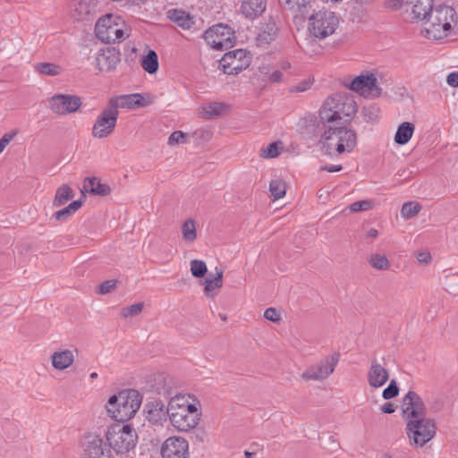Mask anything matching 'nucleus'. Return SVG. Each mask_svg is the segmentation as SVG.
Masks as SVG:
<instances>
[{"label": "nucleus", "instance_id": "obj_11", "mask_svg": "<svg viewBox=\"0 0 458 458\" xmlns=\"http://www.w3.org/2000/svg\"><path fill=\"white\" fill-rule=\"evenodd\" d=\"M250 55L246 50L236 49L225 54L219 66L225 74H238L250 66Z\"/></svg>", "mask_w": 458, "mask_h": 458}, {"label": "nucleus", "instance_id": "obj_30", "mask_svg": "<svg viewBox=\"0 0 458 458\" xmlns=\"http://www.w3.org/2000/svg\"><path fill=\"white\" fill-rule=\"evenodd\" d=\"M204 292L208 296L212 294L216 289H219L223 285V270L216 267V275L209 274L205 280Z\"/></svg>", "mask_w": 458, "mask_h": 458}, {"label": "nucleus", "instance_id": "obj_40", "mask_svg": "<svg viewBox=\"0 0 458 458\" xmlns=\"http://www.w3.org/2000/svg\"><path fill=\"white\" fill-rule=\"evenodd\" d=\"M369 263L372 267L378 270H386L390 266L387 258L385 255H380L377 253L370 255Z\"/></svg>", "mask_w": 458, "mask_h": 458}, {"label": "nucleus", "instance_id": "obj_37", "mask_svg": "<svg viewBox=\"0 0 458 458\" xmlns=\"http://www.w3.org/2000/svg\"><path fill=\"white\" fill-rule=\"evenodd\" d=\"M421 210V206L415 201L405 202L401 208V216L404 219L416 216Z\"/></svg>", "mask_w": 458, "mask_h": 458}, {"label": "nucleus", "instance_id": "obj_9", "mask_svg": "<svg viewBox=\"0 0 458 458\" xmlns=\"http://www.w3.org/2000/svg\"><path fill=\"white\" fill-rule=\"evenodd\" d=\"M406 421V429L410 441H412L416 445L423 446L436 434V424L430 419L420 416L409 419Z\"/></svg>", "mask_w": 458, "mask_h": 458}, {"label": "nucleus", "instance_id": "obj_12", "mask_svg": "<svg viewBox=\"0 0 458 458\" xmlns=\"http://www.w3.org/2000/svg\"><path fill=\"white\" fill-rule=\"evenodd\" d=\"M81 448L82 458H111L108 445L97 434H86L81 441Z\"/></svg>", "mask_w": 458, "mask_h": 458}, {"label": "nucleus", "instance_id": "obj_21", "mask_svg": "<svg viewBox=\"0 0 458 458\" xmlns=\"http://www.w3.org/2000/svg\"><path fill=\"white\" fill-rule=\"evenodd\" d=\"M389 378V373L376 359L371 360L369 369L368 371V383L371 387H381Z\"/></svg>", "mask_w": 458, "mask_h": 458}, {"label": "nucleus", "instance_id": "obj_4", "mask_svg": "<svg viewBox=\"0 0 458 458\" xmlns=\"http://www.w3.org/2000/svg\"><path fill=\"white\" fill-rule=\"evenodd\" d=\"M95 33L97 38L102 42L116 43L129 38L131 29L121 16L107 13L97 21Z\"/></svg>", "mask_w": 458, "mask_h": 458}, {"label": "nucleus", "instance_id": "obj_27", "mask_svg": "<svg viewBox=\"0 0 458 458\" xmlns=\"http://www.w3.org/2000/svg\"><path fill=\"white\" fill-rule=\"evenodd\" d=\"M415 126L412 123L403 122L402 123L395 132L394 141L399 145H405L411 139Z\"/></svg>", "mask_w": 458, "mask_h": 458}, {"label": "nucleus", "instance_id": "obj_41", "mask_svg": "<svg viewBox=\"0 0 458 458\" xmlns=\"http://www.w3.org/2000/svg\"><path fill=\"white\" fill-rule=\"evenodd\" d=\"M207 265L204 261L193 259L191 261V272L197 278L203 277L207 273Z\"/></svg>", "mask_w": 458, "mask_h": 458}, {"label": "nucleus", "instance_id": "obj_5", "mask_svg": "<svg viewBox=\"0 0 458 458\" xmlns=\"http://www.w3.org/2000/svg\"><path fill=\"white\" fill-rule=\"evenodd\" d=\"M381 75L377 71H363L352 79L345 80L344 88L364 99H377L383 95Z\"/></svg>", "mask_w": 458, "mask_h": 458}, {"label": "nucleus", "instance_id": "obj_60", "mask_svg": "<svg viewBox=\"0 0 458 458\" xmlns=\"http://www.w3.org/2000/svg\"><path fill=\"white\" fill-rule=\"evenodd\" d=\"M281 68L286 70L290 68V64L288 62H284L282 64Z\"/></svg>", "mask_w": 458, "mask_h": 458}, {"label": "nucleus", "instance_id": "obj_46", "mask_svg": "<svg viewBox=\"0 0 458 458\" xmlns=\"http://www.w3.org/2000/svg\"><path fill=\"white\" fill-rule=\"evenodd\" d=\"M186 402L187 401L183 396L177 395L175 397H173L170 400L168 406H167L168 415H171V413H173V411H176L180 408L183 407L185 405Z\"/></svg>", "mask_w": 458, "mask_h": 458}, {"label": "nucleus", "instance_id": "obj_23", "mask_svg": "<svg viewBox=\"0 0 458 458\" xmlns=\"http://www.w3.org/2000/svg\"><path fill=\"white\" fill-rule=\"evenodd\" d=\"M147 419L154 424H162L168 416L167 408L162 401L154 400L146 404Z\"/></svg>", "mask_w": 458, "mask_h": 458}, {"label": "nucleus", "instance_id": "obj_62", "mask_svg": "<svg viewBox=\"0 0 458 458\" xmlns=\"http://www.w3.org/2000/svg\"><path fill=\"white\" fill-rule=\"evenodd\" d=\"M5 147L0 142V154L4 151Z\"/></svg>", "mask_w": 458, "mask_h": 458}, {"label": "nucleus", "instance_id": "obj_64", "mask_svg": "<svg viewBox=\"0 0 458 458\" xmlns=\"http://www.w3.org/2000/svg\"><path fill=\"white\" fill-rule=\"evenodd\" d=\"M103 114V115H106V114H111V113H110V112L108 113V112L105 111V112H103V114Z\"/></svg>", "mask_w": 458, "mask_h": 458}, {"label": "nucleus", "instance_id": "obj_48", "mask_svg": "<svg viewBox=\"0 0 458 458\" xmlns=\"http://www.w3.org/2000/svg\"><path fill=\"white\" fill-rule=\"evenodd\" d=\"M399 388L394 380H392L390 384L383 390L382 396L386 400L392 399L398 395Z\"/></svg>", "mask_w": 458, "mask_h": 458}, {"label": "nucleus", "instance_id": "obj_28", "mask_svg": "<svg viewBox=\"0 0 458 458\" xmlns=\"http://www.w3.org/2000/svg\"><path fill=\"white\" fill-rule=\"evenodd\" d=\"M73 360V354L69 350L56 352L52 355V364L54 368L60 370L70 367L72 364Z\"/></svg>", "mask_w": 458, "mask_h": 458}, {"label": "nucleus", "instance_id": "obj_17", "mask_svg": "<svg viewBox=\"0 0 458 458\" xmlns=\"http://www.w3.org/2000/svg\"><path fill=\"white\" fill-rule=\"evenodd\" d=\"M161 455L163 458H188L189 443L181 437H168L162 445Z\"/></svg>", "mask_w": 458, "mask_h": 458}, {"label": "nucleus", "instance_id": "obj_14", "mask_svg": "<svg viewBox=\"0 0 458 458\" xmlns=\"http://www.w3.org/2000/svg\"><path fill=\"white\" fill-rule=\"evenodd\" d=\"M339 353L325 357L316 365L310 366L301 377L305 380H323L328 377L335 370L339 361Z\"/></svg>", "mask_w": 458, "mask_h": 458}, {"label": "nucleus", "instance_id": "obj_13", "mask_svg": "<svg viewBox=\"0 0 458 458\" xmlns=\"http://www.w3.org/2000/svg\"><path fill=\"white\" fill-rule=\"evenodd\" d=\"M154 102V97L149 93H133L112 98L109 106L112 109H135L150 106Z\"/></svg>", "mask_w": 458, "mask_h": 458}, {"label": "nucleus", "instance_id": "obj_59", "mask_svg": "<svg viewBox=\"0 0 458 458\" xmlns=\"http://www.w3.org/2000/svg\"><path fill=\"white\" fill-rule=\"evenodd\" d=\"M378 235V232L375 228H370L366 232V237L367 238H376Z\"/></svg>", "mask_w": 458, "mask_h": 458}, {"label": "nucleus", "instance_id": "obj_36", "mask_svg": "<svg viewBox=\"0 0 458 458\" xmlns=\"http://www.w3.org/2000/svg\"><path fill=\"white\" fill-rule=\"evenodd\" d=\"M35 70L44 75L55 76L62 72V67L52 63H39L36 64Z\"/></svg>", "mask_w": 458, "mask_h": 458}, {"label": "nucleus", "instance_id": "obj_16", "mask_svg": "<svg viewBox=\"0 0 458 458\" xmlns=\"http://www.w3.org/2000/svg\"><path fill=\"white\" fill-rule=\"evenodd\" d=\"M81 104V98L76 95L57 94L49 99L51 110L58 114L75 113Z\"/></svg>", "mask_w": 458, "mask_h": 458}, {"label": "nucleus", "instance_id": "obj_3", "mask_svg": "<svg viewBox=\"0 0 458 458\" xmlns=\"http://www.w3.org/2000/svg\"><path fill=\"white\" fill-rule=\"evenodd\" d=\"M141 402L142 397L137 390L124 389L109 398L106 411L114 420L126 421L135 415Z\"/></svg>", "mask_w": 458, "mask_h": 458}, {"label": "nucleus", "instance_id": "obj_19", "mask_svg": "<svg viewBox=\"0 0 458 458\" xmlns=\"http://www.w3.org/2000/svg\"><path fill=\"white\" fill-rule=\"evenodd\" d=\"M403 413L406 420L423 416L424 403L414 391H409L403 399Z\"/></svg>", "mask_w": 458, "mask_h": 458}, {"label": "nucleus", "instance_id": "obj_1", "mask_svg": "<svg viewBox=\"0 0 458 458\" xmlns=\"http://www.w3.org/2000/svg\"><path fill=\"white\" fill-rule=\"evenodd\" d=\"M306 124V132L315 135L323 131L324 147L329 154L335 151L338 154L351 152L356 145V134L348 128L342 116H308L301 119Z\"/></svg>", "mask_w": 458, "mask_h": 458}, {"label": "nucleus", "instance_id": "obj_31", "mask_svg": "<svg viewBox=\"0 0 458 458\" xmlns=\"http://www.w3.org/2000/svg\"><path fill=\"white\" fill-rule=\"evenodd\" d=\"M140 64L148 73H156L159 66L157 54L154 50H148V54L142 57Z\"/></svg>", "mask_w": 458, "mask_h": 458}, {"label": "nucleus", "instance_id": "obj_25", "mask_svg": "<svg viewBox=\"0 0 458 458\" xmlns=\"http://www.w3.org/2000/svg\"><path fill=\"white\" fill-rule=\"evenodd\" d=\"M168 18L184 30L191 28L195 23L194 17L182 10H170Z\"/></svg>", "mask_w": 458, "mask_h": 458}, {"label": "nucleus", "instance_id": "obj_44", "mask_svg": "<svg viewBox=\"0 0 458 458\" xmlns=\"http://www.w3.org/2000/svg\"><path fill=\"white\" fill-rule=\"evenodd\" d=\"M189 134L182 131H174L168 138V144L170 146H175L180 144H185L188 142Z\"/></svg>", "mask_w": 458, "mask_h": 458}, {"label": "nucleus", "instance_id": "obj_39", "mask_svg": "<svg viewBox=\"0 0 458 458\" xmlns=\"http://www.w3.org/2000/svg\"><path fill=\"white\" fill-rule=\"evenodd\" d=\"M283 149V143L281 141H275L267 145V148H262L261 157L265 158H275L278 157Z\"/></svg>", "mask_w": 458, "mask_h": 458}, {"label": "nucleus", "instance_id": "obj_33", "mask_svg": "<svg viewBox=\"0 0 458 458\" xmlns=\"http://www.w3.org/2000/svg\"><path fill=\"white\" fill-rule=\"evenodd\" d=\"M73 198V191L67 184L60 186L56 192L53 201V206L60 207L64 205L67 201Z\"/></svg>", "mask_w": 458, "mask_h": 458}, {"label": "nucleus", "instance_id": "obj_18", "mask_svg": "<svg viewBox=\"0 0 458 458\" xmlns=\"http://www.w3.org/2000/svg\"><path fill=\"white\" fill-rule=\"evenodd\" d=\"M120 61V51L112 47L100 49L96 56L97 67L100 72H110L115 69Z\"/></svg>", "mask_w": 458, "mask_h": 458}, {"label": "nucleus", "instance_id": "obj_63", "mask_svg": "<svg viewBox=\"0 0 458 458\" xmlns=\"http://www.w3.org/2000/svg\"><path fill=\"white\" fill-rule=\"evenodd\" d=\"M220 318H221L223 320H226V317H225V315H220Z\"/></svg>", "mask_w": 458, "mask_h": 458}, {"label": "nucleus", "instance_id": "obj_35", "mask_svg": "<svg viewBox=\"0 0 458 458\" xmlns=\"http://www.w3.org/2000/svg\"><path fill=\"white\" fill-rule=\"evenodd\" d=\"M182 238L187 242H192L197 238L196 225L194 220H186L182 226Z\"/></svg>", "mask_w": 458, "mask_h": 458}, {"label": "nucleus", "instance_id": "obj_42", "mask_svg": "<svg viewBox=\"0 0 458 458\" xmlns=\"http://www.w3.org/2000/svg\"><path fill=\"white\" fill-rule=\"evenodd\" d=\"M279 2L284 8L294 12H301L310 0H279Z\"/></svg>", "mask_w": 458, "mask_h": 458}, {"label": "nucleus", "instance_id": "obj_47", "mask_svg": "<svg viewBox=\"0 0 458 458\" xmlns=\"http://www.w3.org/2000/svg\"><path fill=\"white\" fill-rule=\"evenodd\" d=\"M372 208V201L369 199H364L360 201H355L350 205V210L352 212H360L366 211Z\"/></svg>", "mask_w": 458, "mask_h": 458}, {"label": "nucleus", "instance_id": "obj_50", "mask_svg": "<svg viewBox=\"0 0 458 458\" xmlns=\"http://www.w3.org/2000/svg\"><path fill=\"white\" fill-rule=\"evenodd\" d=\"M264 318L272 322H277L280 315L275 308H267L264 312Z\"/></svg>", "mask_w": 458, "mask_h": 458}, {"label": "nucleus", "instance_id": "obj_53", "mask_svg": "<svg viewBox=\"0 0 458 458\" xmlns=\"http://www.w3.org/2000/svg\"><path fill=\"white\" fill-rule=\"evenodd\" d=\"M16 135V132L15 131H11V132H8V133H5L2 139L0 140V142L4 146L6 147L10 142L11 140L14 138V136Z\"/></svg>", "mask_w": 458, "mask_h": 458}, {"label": "nucleus", "instance_id": "obj_54", "mask_svg": "<svg viewBox=\"0 0 458 458\" xmlns=\"http://www.w3.org/2000/svg\"><path fill=\"white\" fill-rule=\"evenodd\" d=\"M417 259L420 263H428L431 259V255L427 251L419 252Z\"/></svg>", "mask_w": 458, "mask_h": 458}, {"label": "nucleus", "instance_id": "obj_57", "mask_svg": "<svg viewBox=\"0 0 458 458\" xmlns=\"http://www.w3.org/2000/svg\"><path fill=\"white\" fill-rule=\"evenodd\" d=\"M323 170H326L330 173L339 172L343 169L342 165H325L322 167Z\"/></svg>", "mask_w": 458, "mask_h": 458}, {"label": "nucleus", "instance_id": "obj_32", "mask_svg": "<svg viewBox=\"0 0 458 458\" xmlns=\"http://www.w3.org/2000/svg\"><path fill=\"white\" fill-rule=\"evenodd\" d=\"M230 111V106L223 102H209L201 106V114H223Z\"/></svg>", "mask_w": 458, "mask_h": 458}, {"label": "nucleus", "instance_id": "obj_2", "mask_svg": "<svg viewBox=\"0 0 458 458\" xmlns=\"http://www.w3.org/2000/svg\"><path fill=\"white\" fill-rule=\"evenodd\" d=\"M455 22L454 9L447 5H438L422 23L421 35L429 40H439L450 33Z\"/></svg>", "mask_w": 458, "mask_h": 458}, {"label": "nucleus", "instance_id": "obj_8", "mask_svg": "<svg viewBox=\"0 0 458 458\" xmlns=\"http://www.w3.org/2000/svg\"><path fill=\"white\" fill-rule=\"evenodd\" d=\"M358 105L353 96L345 92H336L323 103L319 114H356Z\"/></svg>", "mask_w": 458, "mask_h": 458}, {"label": "nucleus", "instance_id": "obj_6", "mask_svg": "<svg viewBox=\"0 0 458 458\" xmlns=\"http://www.w3.org/2000/svg\"><path fill=\"white\" fill-rule=\"evenodd\" d=\"M109 449L116 454H127L133 450L138 442L136 429L130 424L112 425L106 433Z\"/></svg>", "mask_w": 458, "mask_h": 458}, {"label": "nucleus", "instance_id": "obj_15", "mask_svg": "<svg viewBox=\"0 0 458 458\" xmlns=\"http://www.w3.org/2000/svg\"><path fill=\"white\" fill-rule=\"evenodd\" d=\"M403 8L406 21L424 22L434 11L433 0H407Z\"/></svg>", "mask_w": 458, "mask_h": 458}, {"label": "nucleus", "instance_id": "obj_22", "mask_svg": "<svg viewBox=\"0 0 458 458\" xmlns=\"http://www.w3.org/2000/svg\"><path fill=\"white\" fill-rule=\"evenodd\" d=\"M117 116H98L92 134L96 138H105L111 134L116 125Z\"/></svg>", "mask_w": 458, "mask_h": 458}, {"label": "nucleus", "instance_id": "obj_49", "mask_svg": "<svg viewBox=\"0 0 458 458\" xmlns=\"http://www.w3.org/2000/svg\"><path fill=\"white\" fill-rule=\"evenodd\" d=\"M115 287V281L114 280H107V281H105L103 282L100 285H99V293L101 294H106L108 293H110L112 290H114Z\"/></svg>", "mask_w": 458, "mask_h": 458}, {"label": "nucleus", "instance_id": "obj_51", "mask_svg": "<svg viewBox=\"0 0 458 458\" xmlns=\"http://www.w3.org/2000/svg\"><path fill=\"white\" fill-rule=\"evenodd\" d=\"M446 82L451 87H458V72H451L446 78Z\"/></svg>", "mask_w": 458, "mask_h": 458}, {"label": "nucleus", "instance_id": "obj_34", "mask_svg": "<svg viewBox=\"0 0 458 458\" xmlns=\"http://www.w3.org/2000/svg\"><path fill=\"white\" fill-rule=\"evenodd\" d=\"M82 205L81 200H74L67 207L53 214L52 218L57 221H65L69 216L75 213Z\"/></svg>", "mask_w": 458, "mask_h": 458}, {"label": "nucleus", "instance_id": "obj_58", "mask_svg": "<svg viewBox=\"0 0 458 458\" xmlns=\"http://www.w3.org/2000/svg\"><path fill=\"white\" fill-rule=\"evenodd\" d=\"M394 407L391 403H386L381 407V411L384 413H393L394 412Z\"/></svg>", "mask_w": 458, "mask_h": 458}, {"label": "nucleus", "instance_id": "obj_24", "mask_svg": "<svg viewBox=\"0 0 458 458\" xmlns=\"http://www.w3.org/2000/svg\"><path fill=\"white\" fill-rule=\"evenodd\" d=\"M266 8V0H242L241 12L246 17L254 19L259 16Z\"/></svg>", "mask_w": 458, "mask_h": 458}, {"label": "nucleus", "instance_id": "obj_56", "mask_svg": "<svg viewBox=\"0 0 458 458\" xmlns=\"http://www.w3.org/2000/svg\"><path fill=\"white\" fill-rule=\"evenodd\" d=\"M283 74L280 71H275L269 75V80L272 82H279L282 80Z\"/></svg>", "mask_w": 458, "mask_h": 458}, {"label": "nucleus", "instance_id": "obj_55", "mask_svg": "<svg viewBox=\"0 0 458 458\" xmlns=\"http://www.w3.org/2000/svg\"><path fill=\"white\" fill-rule=\"evenodd\" d=\"M310 83L309 81H302L301 83L294 86L293 88V91H296V92H303L305 90H307L308 89H310Z\"/></svg>", "mask_w": 458, "mask_h": 458}, {"label": "nucleus", "instance_id": "obj_43", "mask_svg": "<svg viewBox=\"0 0 458 458\" xmlns=\"http://www.w3.org/2000/svg\"><path fill=\"white\" fill-rule=\"evenodd\" d=\"M277 28L274 22L267 24L266 29L259 33V38L261 41L268 42L272 40L276 35Z\"/></svg>", "mask_w": 458, "mask_h": 458}, {"label": "nucleus", "instance_id": "obj_20", "mask_svg": "<svg viewBox=\"0 0 458 458\" xmlns=\"http://www.w3.org/2000/svg\"><path fill=\"white\" fill-rule=\"evenodd\" d=\"M172 425L179 431H189L196 428L200 420V414L190 415L184 410L173 411L168 415Z\"/></svg>", "mask_w": 458, "mask_h": 458}, {"label": "nucleus", "instance_id": "obj_26", "mask_svg": "<svg viewBox=\"0 0 458 458\" xmlns=\"http://www.w3.org/2000/svg\"><path fill=\"white\" fill-rule=\"evenodd\" d=\"M83 188L87 192L94 195L106 196L110 192L109 186L101 183L97 177L86 178L84 180Z\"/></svg>", "mask_w": 458, "mask_h": 458}, {"label": "nucleus", "instance_id": "obj_10", "mask_svg": "<svg viewBox=\"0 0 458 458\" xmlns=\"http://www.w3.org/2000/svg\"><path fill=\"white\" fill-rule=\"evenodd\" d=\"M205 41L214 49L224 50L233 47L234 33L230 27L216 24L204 33Z\"/></svg>", "mask_w": 458, "mask_h": 458}, {"label": "nucleus", "instance_id": "obj_52", "mask_svg": "<svg viewBox=\"0 0 458 458\" xmlns=\"http://www.w3.org/2000/svg\"><path fill=\"white\" fill-rule=\"evenodd\" d=\"M179 410H184L185 412H187L190 415L200 414L195 404L188 403V402H186L185 405L180 408Z\"/></svg>", "mask_w": 458, "mask_h": 458}, {"label": "nucleus", "instance_id": "obj_38", "mask_svg": "<svg viewBox=\"0 0 458 458\" xmlns=\"http://www.w3.org/2000/svg\"><path fill=\"white\" fill-rule=\"evenodd\" d=\"M269 191L274 199H279L286 193V184L281 179L272 180L269 184Z\"/></svg>", "mask_w": 458, "mask_h": 458}, {"label": "nucleus", "instance_id": "obj_45", "mask_svg": "<svg viewBox=\"0 0 458 458\" xmlns=\"http://www.w3.org/2000/svg\"><path fill=\"white\" fill-rule=\"evenodd\" d=\"M143 307H144V305L141 302L132 304V305H131L129 307L123 308L122 310V311H121V315L123 318H129V317L136 316V315L140 314L142 311Z\"/></svg>", "mask_w": 458, "mask_h": 458}, {"label": "nucleus", "instance_id": "obj_61", "mask_svg": "<svg viewBox=\"0 0 458 458\" xmlns=\"http://www.w3.org/2000/svg\"><path fill=\"white\" fill-rule=\"evenodd\" d=\"M89 377H90L91 379L97 378L98 377V373L97 372H92Z\"/></svg>", "mask_w": 458, "mask_h": 458}, {"label": "nucleus", "instance_id": "obj_29", "mask_svg": "<svg viewBox=\"0 0 458 458\" xmlns=\"http://www.w3.org/2000/svg\"><path fill=\"white\" fill-rule=\"evenodd\" d=\"M94 7V0H75L72 5L73 16L77 20H82L91 13Z\"/></svg>", "mask_w": 458, "mask_h": 458}, {"label": "nucleus", "instance_id": "obj_7", "mask_svg": "<svg viewBox=\"0 0 458 458\" xmlns=\"http://www.w3.org/2000/svg\"><path fill=\"white\" fill-rule=\"evenodd\" d=\"M338 25L339 20L335 13L327 10H319L310 16L308 30L315 38L324 39L333 35Z\"/></svg>", "mask_w": 458, "mask_h": 458}]
</instances>
